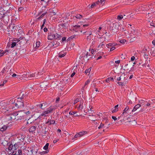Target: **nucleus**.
I'll return each instance as SVG.
<instances>
[{
	"label": "nucleus",
	"instance_id": "59",
	"mask_svg": "<svg viewBox=\"0 0 155 155\" xmlns=\"http://www.w3.org/2000/svg\"><path fill=\"white\" fill-rule=\"evenodd\" d=\"M55 123V121L54 120H52L50 121L49 125L54 124Z\"/></svg>",
	"mask_w": 155,
	"mask_h": 155
},
{
	"label": "nucleus",
	"instance_id": "22",
	"mask_svg": "<svg viewBox=\"0 0 155 155\" xmlns=\"http://www.w3.org/2000/svg\"><path fill=\"white\" fill-rule=\"evenodd\" d=\"M47 110L49 111L50 113L52 112L53 110H54L55 108L54 107H50L47 108Z\"/></svg>",
	"mask_w": 155,
	"mask_h": 155
},
{
	"label": "nucleus",
	"instance_id": "6",
	"mask_svg": "<svg viewBox=\"0 0 155 155\" xmlns=\"http://www.w3.org/2000/svg\"><path fill=\"white\" fill-rule=\"evenodd\" d=\"M55 38V34L53 32H50L48 34V40H52Z\"/></svg>",
	"mask_w": 155,
	"mask_h": 155
},
{
	"label": "nucleus",
	"instance_id": "18",
	"mask_svg": "<svg viewBox=\"0 0 155 155\" xmlns=\"http://www.w3.org/2000/svg\"><path fill=\"white\" fill-rule=\"evenodd\" d=\"M17 112H15L11 114V117L12 120L16 119V115H17Z\"/></svg>",
	"mask_w": 155,
	"mask_h": 155
},
{
	"label": "nucleus",
	"instance_id": "8",
	"mask_svg": "<svg viewBox=\"0 0 155 155\" xmlns=\"http://www.w3.org/2000/svg\"><path fill=\"white\" fill-rule=\"evenodd\" d=\"M146 65H147V68L148 69H150V60L147 61L146 60L145 63L142 65V66L143 67H146Z\"/></svg>",
	"mask_w": 155,
	"mask_h": 155
},
{
	"label": "nucleus",
	"instance_id": "57",
	"mask_svg": "<svg viewBox=\"0 0 155 155\" xmlns=\"http://www.w3.org/2000/svg\"><path fill=\"white\" fill-rule=\"evenodd\" d=\"M150 25L151 26H153L154 27H155V23L152 21V22H150Z\"/></svg>",
	"mask_w": 155,
	"mask_h": 155
},
{
	"label": "nucleus",
	"instance_id": "12",
	"mask_svg": "<svg viewBox=\"0 0 155 155\" xmlns=\"http://www.w3.org/2000/svg\"><path fill=\"white\" fill-rule=\"evenodd\" d=\"M80 104L78 106V109L82 110L83 108V104L84 103L83 100L81 99L80 101Z\"/></svg>",
	"mask_w": 155,
	"mask_h": 155
},
{
	"label": "nucleus",
	"instance_id": "48",
	"mask_svg": "<svg viewBox=\"0 0 155 155\" xmlns=\"http://www.w3.org/2000/svg\"><path fill=\"white\" fill-rule=\"evenodd\" d=\"M80 26L79 25H75V26H73V30H74L75 29H78V28H80Z\"/></svg>",
	"mask_w": 155,
	"mask_h": 155
},
{
	"label": "nucleus",
	"instance_id": "7",
	"mask_svg": "<svg viewBox=\"0 0 155 155\" xmlns=\"http://www.w3.org/2000/svg\"><path fill=\"white\" fill-rule=\"evenodd\" d=\"M17 114L16 116V120H21L22 117L23 116L21 114V112L19 111L18 112H17Z\"/></svg>",
	"mask_w": 155,
	"mask_h": 155
},
{
	"label": "nucleus",
	"instance_id": "60",
	"mask_svg": "<svg viewBox=\"0 0 155 155\" xmlns=\"http://www.w3.org/2000/svg\"><path fill=\"white\" fill-rule=\"evenodd\" d=\"M128 122H129L130 123L131 122V124H135L137 123L135 121H129Z\"/></svg>",
	"mask_w": 155,
	"mask_h": 155
},
{
	"label": "nucleus",
	"instance_id": "46",
	"mask_svg": "<svg viewBox=\"0 0 155 155\" xmlns=\"http://www.w3.org/2000/svg\"><path fill=\"white\" fill-rule=\"evenodd\" d=\"M9 143H8L7 141L6 140H4L3 142H2V144L4 146H5L6 144L8 145Z\"/></svg>",
	"mask_w": 155,
	"mask_h": 155
},
{
	"label": "nucleus",
	"instance_id": "53",
	"mask_svg": "<svg viewBox=\"0 0 155 155\" xmlns=\"http://www.w3.org/2000/svg\"><path fill=\"white\" fill-rule=\"evenodd\" d=\"M43 70H40L38 72V74H36V75L38 74L41 75L43 74Z\"/></svg>",
	"mask_w": 155,
	"mask_h": 155
},
{
	"label": "nucleus",
	"instance_id": "61",
	"mask_svg": "<svg viewBox=\"0 0 155 155\" xmlns=\"http://www.w3.org/2000/svg\"><path fill=\"white\" fill-rule=\"evenodd\" d=\"M117 84L119 85H121V86H123L124 85V83H122V82H117Z\"/></svg>",
	"mask_w": 155,
	"mask_h": 155
},
{
	"label": "nucleus",
	"instance_id": "37",
	"mask_svg": "<svg viewBox=\"0 0 155 155\" xmlns=\"http://www.w3.org/2000/svg\"><path fill=\"white\" fill-rule=\"evenodd\" d=\"M36 106L37 107H38V106H39V108H40L41 109H44L43 108V106L42 105V104H37L36 105Z\"/></svg>",
	"mask_w": 155,
	"mask_h": 155
},
{
	"label": "nucleus",
	"instance_id": "28",
	"mask_svg": "<svg viewBox=\"0 0 155 155\" xmlns=\"http://www.w3.org/2000/svg\"><path fill=\"white\" fill-rule=\"evenodd\" d=\"M7 127H8L7 126L5 125H4L0 129V130L1 131H2V132L5 131L7 129Z\"/></svg>",
	"mask_w": 155,
	"mask_h": 155
},
{
	"label": "nucleus",
	"instance_id": "63",
	"mask_svg": "<svg viewBox=\"0 0 155 155\" xmlns=\"http://www.w3.org/2000/svg\"><path fill=\"white\" fill-rule=\"evenodd\" d=\"M115 49V48L114 47V46H112L111 48L110 49V51H112L114 50Z\"/></svg>",
	"mask_w": 155,
	"mask_h": 155
},
{
	"label": "nucleus",
	"instance_id": "10",
	"mask_svg": "<svg viewBox=\"0 0 155 155\" xmlns=\"http://www.w3.org/2000/svg\"><path fill=\"white\" fill-rule=\"evenodd\" d=\"M19 147V146L16 143H15L14 145H13L12 151V154L15 153V151H16L17 149Z\"/></svg>",
	"mask_w": 155,
	"mask_h": 155
},
{
	"label": "nucleus",
	"instance_id": "27",
	"mask_svg": "<svg viewBox=\"0 0 155 155\" xmlns=\"http://www.w3.org/2000/svg\"><path fill=\"white\" fill-rule=\"evenodd\" d=\"M143 54H144L143 56H144V58L145 59H147L148 58L149 56V52H146L145 53H143Z\"/></svg>",
	"mask_w": 155,
	"mask_h": 155
},
{
	"label": "nucleus",
	"instance_id": "11",
	"mask_svg": "<svg viewBox=\"0 0 155 155\" xmlns=\"http://www.w3.org/2000/svg\"><path fill=\"white\" fill-rule=\"evenodd\" d=\"M48 83L46 82H41L40 84V86L41 88L45 89L48 85Z\"/></svg>",
	"mask_w": 155,
	"mask_h": 155
},
{
	"label": "nucleus",
	"instance_id": "43",
	"mask_svg": "<svg viewBox=\"0 0 155 155\" xmlns=\"http://www.w3.org/2000/svg\"><path fill=\"white\" fill-rule=\"evenodd\" d=\"M42 104V105L43 106V109H45L47 107V103H43Z\"/></svg>",
	"mask_w": 155,
	"mask_h": 155
},
{
	"label": "nucleus",
	"instance_id": "55",
	"mask_svg": "<svg viewBox=\"0 0 155 155\" xmlns=\"http://www.w3.org/2000/svg\"><path fill=\"white\" fill-rule=\"evenodd\" d=\"M75 37V36H71L68 39V40L69 41H70L73 38H74Z\"/></svg>",
	"mask_w": 155,
	"mask_h": 155
},
{
	"label": "nucleus",
	"instance_id": "50",
	"mask_svg": "<svg viewBox=\"0 0 155 155\" xmlns=\"http://www.w3.org/2000/svg\"><path fill=\"white\" fill-rule=\"evenodd\" d=\"M46 12L42 14L40 17H39L38 18H37L38 19H39L43 17L46 14Z\"/></svg>",
	"mask_w": 155,
	"mask_h": 155
},
{
	"label": "nucleus",
	"instance_id": "5",
	"mask_svg": "<svg viewBox=\"0 0 155 155\" xmlns=\"http://www.w3.org/2000/svg\"><path fill=\"white\" fill-rule=\"evenodd\" d=\"M129 110V107L128 106H127L124 110L123 113L121 114V117H124L125 116H127Z\"/></svg>",
	"mask_w": 155,
	"mask_h": 155
},
{
	"label": "nucleus",
	"instance_id": "35",
	"mask_svg": "<svg viewBox=\"0 0 155 155\" xmlns=\"http://www.w3.org/2000/svg\"><path fill=\"white\" fill-rule=\"evenodd\" d=\"M34 120H31L30 118L28 120V121L27 122V124H30L33 122Z\"/></svg>",
	"mask_w": 155,
	"mask_h": 155
},
{
	"label": "nucleus",
	"instance_id": "16",
	"mask_svg": "<svg viewBox=\"0 0 155 155\" xmlns=\"http://www.w3.org/2000/svg\"><path fill=\"white\" fill-rule=\"evenodd\" d=\"M22 151L21 150H18V151H15V153L12 154V155H21Z\"/></svg>",
	"mask_w": 155,
	"mask_h": 155
},
{
	"label": "nucleus",
	"instance_id": "21",
	"mask_svg": "<svg viewBox=\"0 0 155 155\" xmlns=\"http://www.w3.org/2000/svg\"><path fill=\"white\" fill-rule=\"evenodd\" d=\"M141 106V105L140 104H137L134 107V109L132 110V112L135 111L137 109H138Z\"/></svg>",
	"mask_w": 155,
	"mask_h": 155
},
{
	"label": "nucleus",
	"instance_id": "23",
	"mask_svg": "<svg viewBox=\"0 0 155 155\" xmlns=\"http://www.w3.org/2000/svg\"><path fill=\"white\" fill-rule=\"evenodd\" d=\"M117 45V44L115 43H111L108 44L106 45V46H107L108 48H109V47H112L113 46H115Z\"/></svg>",
	"mask_w": 155,
	"mask_h": 155
},
{
	"label": "nucleus",
	"instance_id": "33",
	"mask_svg": "<svg viewBox=\"0 0 155 155\" xmlns=\"http://www.w3.org/2000/svg\"><path fill=\"white\" fill-rule=\"evenodd\" d=\"M49 145L48 143H46L43 149L45 150H48Z\"/></svg>",
	"mask_w": 155,
	"mask_h": 155
},
{
	"label": "nucleus",
	"instance_id": "25",
	"mask_svg": "<svg viewBox=\"0 0 155 155\" xmlns=\"http://www.w3.org/2000/svg\"><path fill=\"white\" fill-rule=\"evenodd\" d=\"M17 138L19 140L23 142L25 140V136H18Z\"/></svg>",
	"mask_w": 155,
	"mask_h": 155
},
{
	"label": "nucleus",
	"instance_id": "44",
	"mask_svg": "<svg viewBox=\"0 0 155 155\" xmlns=\"http://www.w3.org/2000/svg\"><path fill=\"white\" fill-rule=\"evenodd\" d=\"M129 65H128V64H125V69H124V70H129Z\"/></svg>",
	"mask_w": 155,
	"mask_h": 155
},
{
	"label": "nucleus",
	"instance_id": "29",
	"mask_svg": "<svg viewBox=\"0 0 155 155\" xmlns=\"http://www.w3.org/2000/svg\"><path fill=\"white\" fill-rule=\"evenodd\" d=\"M8 0H4L3 1L4 4H5L6 6H8L10 4V2H8Z\"/></svg>",
	"mask_w": 155,
	"mask_h": 155
},
{
	"label": "nucleus",
	"instance_id": "49",
	"mask_svg": "<svg viewBox=\"0 0 155 155\" xmlns=\"http://www.w3.org/2000/svg\"><path fill=\"white\" fill-rule=\"evenodd\" d=\"M110 80H114V78H109L106 79V81L108 82Z\"/></svg>",
	"mask_w": 155,
	"mask_h": 155
},
{
	"label": "nucleus",
	"instance_id": "45",
	"mask_svg": "<svg viewBox=\"0 0 155 155\" xmlns=\"http://www.w3.org/2000/svg\"><path fill=\"white\" fill-rule=\"evenodd\" d=\"M40 42L39 41H37L36 42V46L35 48H38L40 46Z\"/></svg>",
	"mask_w": 155,
	"mask_h": 155
},
{
	"label": "nucleus",
	"instance_id": "3",
	"mask_svg": "<svg viewBox=\"0 0 155 155\" xmlns=\"http://www.w3.org/2000/svg\"><path fill=\"white\" fill-rule=\"evenodd\" d=\"M3 18L5 22H7L8 21H9L8 16L5 15L4 12L0 11V18Z\"/></svg>",
	"mask_w": 155,
	"mask_h": 155
},
{
	"label": "nucleus",
	"instance_id": "42",
	"mask_svg": "<svg viewBox=\"0 0 155 155\" xmlns=\"http://www.w3.org/2000/svg\"><path fill=\"white\" fill-rule=\"evenodd\" d=\"M7 81L6 80H5L3 81L2 82H1V84H0V86L2 87L4 85V84L6 83L7 82Z\"/></svg>",
	"mask_w": 155,
	"mask_h": 155
},
{
	"label": "nucleus",
	"instance_id": "38",
	"mask_svg": "<svg viewBox=\"0 0 155 155\" xmlns=\"http://www.w3.org/2000/svg\"><path fill=\"white\" fill-rule=\"evenodd\" d=\"M59 57L60 58H62L63 57H64L65 55L66 54H62L61 53H60L59 54Z\"/></svg>",
	"mask_w": 155,
	"mask_h": 155
},
{
	"label": "nucleus",
	"instance_id": "58",
	"mask_svg": "<svg viewBox=\"0 0 155 155\" xmlns=\"http://www.w3.org/2000/svg\"><path fill=\"white\" fill-rule=\"evenodd\" d=\"M47 114L46 112L45 111H44L42 114H41V116H46V114Z\"/></svg>",
	"mask_w": 155,
	"mask_h": 155
},
{
	"label": "nucleus",
	"instance_id": "32",
	"mask_svg": "<svg viewBox=\"0 0 155 155\" xmlns=\"http://www.w3.org/2000/svg\"><path fill=\"white\" fill-rule=\"evenodd\" d=\"M66 24L62 23L59 24V26L62 27L63 28H65L66 27Z\"/></svg>",
	"mask_w": 155,
	"mask_h": 155
},
{
	"label": "nucleus",
	"instance_id": "2",
	"mask_svg": "<svg viewBox=\"0 0 155 155\" xmlns=\"http://www.w3.org/2000/svg\"><path fill=\"white\" fill-rule=\"evenodd\" d=\"M16 108H22L24 107V103L22 100H17V102L14 104Z\"/></svg>",
	"mask_w": 155,
	"mask_h": 155
},
{
	"label": "nucleus",
	"instance_id": "20",
	"mask_svg": "<svg viewBox=\"0 0 155 155\" xmlns=\"http://www.w3.org/2000/svg\"><path fill=\"white\" fill-rule=\"evenodd\" d=\"M118 106H119V105L117 104V105H116L114 107V109H113L112 110V113H114L116 112H117L118 110Z\"/></svg>",
	"mask_w": 155,
	"mask_h": 155
},
{
	"label": "nucleus",
	"instance_id": "9",
	"mask_svg": "<svg viewBox=\"0 0 155 155\" xmlns=\"http://www.w3.org/2000/svg\"><path fill=\"white\" fill-rule=\"evenodd\" d=\"M14 71V70L13 69H11L9 71L8 70L7 71L6 74V77L8 78L12 75Z\"/></svg>",
	"mask_w": 155,
	"mask_h": 155
},
{
	"label": "nucleus",
	"instance_id": "40",
	"mask_svg": "<svg viewBox=\"0 0 155 155\" xmlns=\"http://www.w3.org/2000/svg\"><path fill=\"white\" fill-rule=\"evenodd\" d=\"M77 113L76 111H71L69 112V114L71 115H74Z\"/></svg>",
	"mask_w": 155,
	"mask_h": 155
},
{
	"label": "nucleus",
	"instance_id": "19",
	"mask_svg": "<svg viewBox=\"0 0 155 155\" xmlns=\"http://www.w3.org/2000/svg\"><path fill=\"white\" fill-rule=\"evenodd\" d=\"M8 50H5L4 51H3L2 50H0V57L3 56L4 54L8 52Z\"/></svg>",
	"mask_w": 155,
	"mask_h": 155
},
{
	"label": "nucleus",
	"instance_id": "36",
	"mask_svg": "<svg viewBox=\"0 0 155 155\" xmlns=\"http://www.w3.org/2000/svg\"><path fill=\"white\" fill-rule=\"evenodd\" d=\"M75 17L78 19H80L82 17V16L79 14H77L76 15Z\"/></svg>",
	"mask_w": 155,
	"mask_h": 155
},
{
	"label": "nucleus",
	"instance_id": "14",
	"mask_svg": "<svg viewBox=\"0 0 155 155\" xmlns=\"http://www.w3.org/2000/svg\"><path fill=\"white\" fill-rule=\"evenodd\" d=\"M87 133V131H83L80 132L76 134L75 136H83V135H85Z\"/></svg>",
	"mask_w": 155,
	"mask_h": 155
},
{
	"label": "nucleus",
	"instance_id": "56",
	"mask_svg": "<svg viewBox=\"0 0 155 155\" xmlns=\"http://www.w3.org/2000/svg\"><path fill=\"white\" fill-rule=\"evenodd\" d=\"M126 41L125 39H122L120 41V43L124 44L126 42Z\"/></svg>",
	"mask_w": 155,
	"mask_h": 155
},
{
	"label": "nucleus",
	"instance_id": "31",
	"mask_svg": "<svg viewBox=\"0 0 155 155\" xmlns=\"http://www.w3.org/2000/svg\"><path fill=\"white\" fill-rule=\"evenodd\" d=\"M138 33L137 31H135L133 29H132L131 31L130 34H133L134 35H136Z\"/></svg>",
	"mask_w": 155,
	"mask_h": 155
},
{
	"label": "nucleus",
	"instance_id": "15",
	"mask_svg": "<svg viewBox=\"0 0 155 155\" xmlns=\"http://www.w3.org/2000/svg\"><path fill=\"white\" fill-rule=\"evenodd\" d=\"M26 96H27V94H25L23 93H22V92H21V93L19 95L20 97H18V100H22V99H23L24 97H25Z\"/></svg>",
	"mask_w": 155,
	"mask_h": 155
},
{
	"label": "nucleus",
	"instance_id": "39",
	"mask_svg": "<svg viewBox=\"0 0 155 155\" xmlns=\"http://www.w3.org/2000/svg\"><path fill=\"white\" fill-rule=\"evenodd\" d=\"M55 36L56 39L59 38L61 37V36L60 35H58L57 33H56L55 34Z\"/></svg>",
	"mask_w": 155,
	"mask_h": 155
},
{
	"label": "nucleus",
	"instance_id": "4",
	"mask_svg": "<svg viewBox=\"0 0 155 155\" xmlns=\"http://www.w3.org/2000/svg\"><path fill=\"white\" fill-rule=\"evenodd\" d=\"M112 30L114 31L113 32H116L117 31V30L118 29V28L119 27V25L117 23H115L114 24H112Z\"/></svg>",
	"mask_w": 155,
	"mask_h": 155
},
{
	"label": "nucleus",
	"instance_id": "30",
	"mask_svg": "<svg viewBox=\"0 0 155 155\" xmlns=\"http://www.w3.org/2000/svg\"><path fill=\"white\" fill-rule=\"evenodd\" d=\"M8 145V150L12 152L13 145L9 143Z\"/></svg>",
	"mask_w": 155,
	"mask_h": 155
},
{
	"label": "nucleus",
	"instance_id": "34",
	"mask_svg": "<svg viewBox=\"0 0 155 155\" xmlns=\"http://www.w3.org/2000/svg\"><path fill=\"white\" fill-rule=\"evenodd\" d=\"M12 117H11V114L7 116L6 117V118L7 120H12Z\"/></svg>",
	"mask_w": 155,
	"mask_h": 155
},
{
	"label": "nucleus",
	"instance_id": "13",
	"mask_svg": "<svg viewBox=\"0 0 155 155\" xmlns=\"http://www.w3.org/2000/svg\"><path fill=\"white\" fill-rule=\"evenodd\" d=\"M58 82L56 81V82H53L51 83V86H52L54 88H57L58 87Z\"/></svg>",
	"mask_w": 155,
	"mask_h": 155
},
{
	"label": "nucleus",
	"instance_id": "62",
	"mask_svg": "<svg viewBox=\"0 0 155 155\" xmlns=\"http://www.w3.org/2000/svg\"><path fill=\"white\" fill-rule=\"evenodd\" d=\"M90 81L89 80H87L85 83V86L87 85L90 82Z\"/></svg>",
	"mask_w": 155,
	"mask_h": 155
},
{
	"label": "nucleus",
	"instance_id": "24",
	"mask_svg": "<svg viewBox=\"0 0 155 155\" xmlns=\"http://www.w3.org/2000/svg\"><path fill=\"white\" fill-rule=\"evenodd\" d=\"M35 74H35V73L32 74H30V75H29V76H28V77H30L29 78L31 79L32 78H33L34 77H35L36 78H39V77H38V76H37V75H36V76Z\"/></svg>",
	"mask_w": 155,
	"mask_h": 155
},
{
	"label": "nucleus",
	"instance_id": "54",
	"mask_svg": "<svg viewBox=\"0 0 155 155\" xmlns=\"http://www.w3.org/2000/svg\"><path fill=\"white\" fill-rule=\"evenodd\" d=\"M104 126V124L102 123H101L100 125V126L98 127V128L99 129H100L101 128H103Z\"/></svg>",
	"mask_w": 155,
	"mask_h": 155
},
{
	"label": "nucleus",
	"instance_id": "64",
	"mask_svg": "<svg viewBox=\"0 0 155 155\" xmlns=\"http://www.w3.org/2000/svg\"><path fill=\"white\" fill-rule=\"evenodd\" d=\"M91 69H87L85 71V73L86 74H87V73H89L90 71H91Z\"/></svg>",
	"mask_w": 155,
	"mask_h": 155
},
{
	"label": "nucleus",
	"instance_id": "51",
	"mask_svg": "<svg viewBox=\"0 0 155 155\" xmlns=\"http://www.w3.org/2000/svg\"><path fill=\"white\" fill-rule=\"evenodd\" d=\"M95 5V4L94 3H93L92 5L91 6H90V5H88L87 7H89V8H93L94 6Z\"/></svg>",
	"mask_w": 155,
	"mask_h": 155
},
{
	"label": "nucleus",
	"instance_id": "17",
	"mask_svg": "<svg viewBox=\"0 0 155 155\" xmlns=\"http://www.w3.org/2000/svg\"><path fill=\"white\" fill-rule=\"evenodd\" d=\"M36 130V127L35 126H33L31 127L29 129V131L30 132L33 133L35 132Z\"/></svg>",
	"mask_w": 155,
	"mask_h": 155
},
{
	"label": "nucleus",
	"instance_id": "47",
	"mask_svg": "<svg viewBox=\"0 0 155 155\" xmlns=\"http://www.w3.org/2000/svg\"><path fill=\"white\" fill-rule=\"evenodd\" d=\"M105 0H98V2H97V4H98L99 3L102 4L103 2H104Z\"/></svg>",
	"mask_w": 155,
	"mask_h": 155
},
{
	"label": "nucleus",
	"instance_id": "1",
	"mask_svg": "<svg viewBox=\"0 0 155 155\" xmlns=\"http://www.w3.org/2000/svg\"><path fill=\"white\" fill-rule=\"evenodd\" d=\"M20 38L18 39H16V40H15V41H17V42H12L11 44V48H13L15 46H16V48L20 50V48H18V47H21V45H23V44L25 43L26 40L25 38H23L19 39Z\"/></svg>",
	"mask_w": 155,
	"mask_h": 155
},
{
	"label": "nucleus",
	"instance_id": "26",
	"mask_svg": "<svg viewBox=\"0 0 155 155\" xmlns=\"http://www.w3.org/2000/svg\"><path fill=\"white\" fill-rule=\"evenodd\" d=\"M149 49L148 47L147 48L145 47L144 48V49L142 51V53H145L147 52H149V50H148Z\"/></svg>",
	"mask_w": 155,
	"mask_h": 155
},
{
	"label": "nucleus",
	"instance_id": "41",
	"mask_svg": "<svg viewBox=\"0 0 155 155\" xmlns=\"http://www.w3.org/2000/svg\"><path fill=\"white\" fill-rule=\"evenodd\" d=\"M80 99L79 98H77L74 101V104H76L78 102L80 101Z\"/></svg>",
	"mask_w": 155,
	"mask_h": 155
},
{
	"label": "nucleus",
	"instance_id": "52",
	"mask_svg": "<svg viewBox=\"0 0 155 155\" xmlns=\"http://www.w3.org/2000/svg\"><path fill=\"white\" fill-rule=\"evenodd\" d=\"M123 18V16L122 15H119L117 16V19L119 20H121Z\"/></svg>",
	"mask_w": 155,
	"mask_h": 155
}]
</instances>
